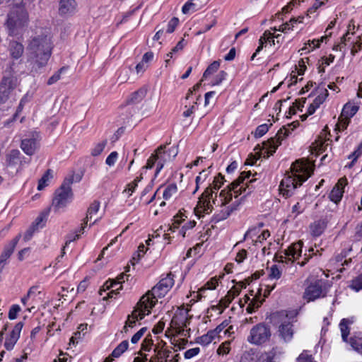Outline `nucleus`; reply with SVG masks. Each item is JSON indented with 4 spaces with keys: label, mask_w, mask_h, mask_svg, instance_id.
I'll use <instances>...</instances> for the list:
<instances>
[{
    "label": "nucleus",
    "mask_w": 362,
    "mask_h": 362,
    "mask_svg": "<svg viewBox=\"0 0 362 362\" xmlns=\"http://www.w3.org/2000/svg\"><path fill=\"white\" fill-rule=\"evenodd\" d=\"M262 303V301L255 300L253 299L246 308V311L248 313H252L255 312L257 309H258L261 306Z\"/></svg>",
    "instance_id": "obj_49"
},
{
    "label": "nucleus",
    "mask_w": 362,
    "mask_h": 362,
    "mask_svg": "<svg viewBox=\"0 0 362 362\" xmlns=\"http://www.w3.org/2000/svg\"><path fill=\"white\" fill-rule=\"evenodd\" d=\"M143 179L142 175L141 174L139 177H136L133 182L129 183L127 188L124 189V192L128 191L132 193L134 192L136 188L138 183Z\"/></svg>",
    "instance_id": "obj_50"
},
{
    "label": "nucleus",
    "mask_w": 362,
    "mask_h": 362,
    "mask_svg": "<svg viewBox=\"0 0 362 362\" xmlns=\"http://www.w3.org/2000/svg\"><path fill=\"white\" fill-rule=\"evenodd\" d=\"M146 327H143L140 330H139L136 334H134L131 339L132 343L136 344L140 340L144 334L146 332Z\"/></svg>",
    "instance_id": "obj_63"
},
{
    "label": "nucleus",
    "mask_w": 362,
    "mask_h": 362,
    "mask_svg": "<svg viewBox=\"0 0 362 362\" xmlns=\"http://www.w3.org/2000/svg\"><path fill=\"white\" fill-rule=\"evenodd\" d=\"M165 145H162L156 149L157 168L156 171V175H157V174L163 168L164 163L166 161V158H165Z\"/></svg>",
    "instance_id": "obj_25"
},
{
    "label": "nucleus",
    "mask_w": 362,
    "mask_h": 362,
    "mask_svg": "<svg viewBox=\"0 0 362 362\" xmlns=\"http://www.w3.org/2000/svg\"><path fill=\"white\" fill-rule=\"evenodd\" d=\"M71 185V178L64 179L60 187L55 191L54 197L52 200V206L56 211L61 208L65 207L71 200L73 192Z\"/></svg>",
    "instance_id": "obj_5"
},
{
    "label": "nucleus",
    "mask_w": 362,
    "mask_h": 362,
    "mask_svg": "<svg viewBox=\"0 0 362 362\" xmlns=\"http://www.w3.org/2000/svg\"><path fill=\"white\" fill-rule=\"evenodd\" d=\"M129 346V342L127 340L122 341L112 352L111 356L113 358L119 357L126 350H127Z\"/></svg>",
    "instance_id": "obj_34"
},
{
    "label": "nucleus",
    "mask_w": 362,
    "mask_h": 362,
    "mask_svg": "<svg viewBox=\"0 0 362 362\" xmlns=\"http://www.w3.org/2000/svg\"><path fill=\"white\" fill-rule=\"evenodd\" d=\"M185 47L184 39H181L175 47H174L171 51L167 54V57L172 58L173 54L178 51L182 50Z\"/></svg>",
    "instance_id": "obj_48"
},
{
    "label": "nucleus",
    "mask_w": 362,
    "mask_h": 362,
    "mask_svg": "<svg viewBox=\"0 0 362 362\" xmlns=\"http://www.w3.org/2000/svg\"><path fill=\"white\" fill-rule=\"evenodd\" d=\"M224 177L223 176L219 173L216 177H214V180L213 181V188L214 189H218L221 185L223 183Z\"/></svg>",
    "instance_id": "obj_59"
},
{
    "label": "nucleus",
    "mask_w": 362,
    "mask_h": 362,
    "mask_svg": "<svg viewBox=\"0 0 362 362\" xmlns=\"http://www.w3.org/2000/svg\"><path fill=\"white\" fill-rule=\"evenodd\" d=\"M53 45L46 31L32 37L27 47L26 66L30 73H38L45 68L51 57Z\"/></svg>",
    "instance_id": "obj_1"
},
{
    "label": "nucleus",
    "mask_w": 362,
    "mask_h": 362,
    "mask_svg": "<svg viewBox=\"0 0 362 362\" xmlns=\"http://www.w3.org/2000/svg\"><path fill=\"white\" fill-rule=\"evenodd\" d=\"M358 110V106L348 103L344 106L340 116L341 118L350 119L357 112Z\"/></svg>",
    "instance_id": "obj_28"
},
{
    "label": "nucleus",
    "mask_w": 362,
    "mask_h": 362,
    "mask_svg": "<svg viewBox=\"0 0 362 362\" xmlns=\"http://www.w3.org/2000/svg\"><path fill=\"white\" fill-rule=\"evenodd\" d=\"M182 214L180 211L179 214L174 216L173 223L172 226H170L169 229L171 230H174L175 228H177L182 223Z\"/></svg>",
    "instance_id": "obj_57"
},
{
    "label": "nucleus",
    "mask_w": 362,
    "mask_h": 362,
    "mask_svg": "<svg viewBox=\"0 0 362 362\" xmlns=\"http://www.w3.org/2000/svg\"><path fill=\"white\" fill-rule=\"evenodd\" d=\"M24 163L27 162L21 157V152L17 149H13L6 155V167L12 175H16Z\"/></svg>",
    "instance_id": "obj_8"
},
{
    "label": "nucleus",
    "mask_w": 362,
    "mask_h": 362,
    "mask_svg": "<svg viewBox=\"0 0 362 362\" xmlns=\"http://www.w3.org/2000/svg\"><path fill=\"white\" fill-rule=\"evenodd\" d=\"M250 172H243L240 176L234 180L233 182L230 184V191H233L234 193L236 194L235 197H238V195L241 194L242 193L245 192L247 189V188H249V186L247 185V187L240 186V188L238 189V186L240 185V184L243 183L245 178L249 177L250 175Z\"/></svg>",
    "instance_id": "obj_18"
},
{
    "label": "nucleus",
    "mask_w": 362,
    "mask_h": 362,
    "mask_svg": "<svg viewBox=\"0 0 362 362\" xmlns=\"http://www.w3.org/2000/svg\"><path fill=\"white\" fill-rule=\"evenodd\" d=\"M37 137V134L33 133L30 138L22 139L21 148L25 153L28 156H32L35 153L38 148Z\"/></svg>",
    "instance_id": "obj_14"
},
{
    "label": "nucleus",
    "mask_w": 362,
    "mask_h": 362,
    "mask_svg": "<svg viewBox=\"0 0 362 362\" xmlns=\"http://www.w3.org/2000/svg\"><path fill=\"white\" fill-rule=\"evenodd\" d=\"M209 175L208 169L203 170L202 172H200L199 175L196 177V189L193 192V194H194L199 189V185L201 182H204L206 177Z\"/></svg>",
    "instance_id": "obj_47"
},
{
    "label": "nucleus",
    "mask_w": 362,
    "mask_h": 362,
    "mask_svg": "<svg viewBox=\"0 0 362 362\" xmlns=\"http://www.w3.org/2000/svg\"><path fill=\"white\" fill-rule=\"evenodd\" d=\"M16 86V78L13 76H4L0 84V104L5 103L10 98Z\"/></svg>",
    "instance_id": "obj_12"
},
{
    "label": "nucleus",
    "mask_w": 362,
    "mask_h": 362,
    "mask_svg": "<svg viewBox=\"0 0 362 362\" xmlns=\"http://www.w3.org/2000/svg\"><path fill=\"white\" fill-rule=\"evenodd\" d=\"M177 190V186L175 184L170 185L163 192V197L165 199H168L176 194Z\"/></svg>",
    "instance_id": "obj_40"
},
{
    "label": "nucleus",
    "mask_w": 362,
    "mask_h": 362,
    "mask_svg": "<svg viewBox=\"0 0 362 362\" xmlns=\"http://www.w3.org/2000/svg\"><path fill=\"white\" fill-rule=\"evenodd\" d=\"M298 125L299 122L298 121L288 124L287 126H284L281 128L274 137H272L264 142L262 144L263 147L267 149L264 152L267 155H264V158H269L270 155H272L281 141L289 135L291 131L294 130Z\"/></svg>",
    "instance_id": "obj_4"
},
{
    "label": "nucleus",
    "mask_w": 362,
    "mask_h": 362,
    "mask_svg": "<svg viewBox=\"0 0 362 362\" xmlns=\"http://www.w3.org/2000/svg\"><path fill=\"white\" fill-rule=\"evenodd\" d=\"M349 320L343 319L340 322V329L341 332V337L344 341H346L348 335L349 334V328L348 327Z\"/></svg>",
    "instance_id": "obj_36"
},
{
    "label": "nucleus",
    "mask_w": 362,
    "mask_h": 362,
    "mask_svg": "<svg viewBox=\"0 0 362 362\" xmlns=\"http://www.w3.org/2000/svg\"><path fill=\"white\" fill-rule=\"evenodd\" d=\"M227 74L224 71H221L215 77L212 86L219 85L226 78Z\"/></svg>",
    "instance_id": "obj_61"
},
{
    "label": "nucleus",
    "mask_w": 362,
    "mask_h": 362,
    "mask_svg": "<svg viewBox=\"0 0 362 362\" xmlns=\"http://www.w3.org/2000/svg\"><path fill=\"white\" fill-rule=\"evenodd\" d=\"M219 66H220L219 61L213 62L204 72L203 78H207L209 76L216 72V71L218 69Z\"/></svg>",
    "instance_id": "obj_35"
},
{
    "label": "nucleus",
    "mask_w": 362,
    "mask_h": 362,
    "mask_svg": "<svg viewBox=\"0 0 362 362\" xmlns=\"http://www.w3.org/2000/svg\"><path fill=\"white\" fill-rule=\"evenodd\" d=\"M327 225L325 219L315 221L310 226V233L313 236H320L325 230Z\"/></svg>",
    "instance_id": "obj_22"
},
{
    "label": "nucleus",
    "mask_w": 362,
    "mask_h": 362,
    "mask_svg": "<svg viewBox=\"0 0 362 362\" xmlns=\"http://www.w3.org/2000/svg\"><path fill=\"white\" fill-rule=\"evenodd\" d=\"M199 0H189L182 7V11L184 14H187L190 11H197L201 8L199 5Z\"/></svg>",
    "instance_id": "obj_33"
},
{
    "label": "nucleus",
    "mask_w": 362,
    "mask_h": 362,
    "mask_svg": "<svg viewBox=\"0 0 362 362\" xmlns=\"http://www.w3.org/2000/svg\"><path fill=\"white\" fill-rule=\"evenodd\" d=\"M272 125V124L270 123L269 124H263L258 126L255 131V137H261L264 135L269 131V127Z\"/></svg>",
    "instance_id": "obj_41"
},
{
    "label": "nucleus",
    "mask_w": 362,
    "mask_h": 362,
    "mask_svg": "<svg viewBox=\"0 0 362 362\" xmlns=\"http://www.w3.org/2000/svg\"><path fill=\"white\" fill-rule=\"evenodd\" d=\"M218 284V281L216 277L211 279L202 288L199 289V291H205L206 289H215Z\"/></svg>",
    "instance_id": "obj_53"
},
{
    "label": "nucleus",
    "mask_w": 362,
    "mask_h": 362,
    "mask_svg": "<svg viewBox=\"0 0 362 362\" xmlns=\"http://www.w3.org/2000/svg\"><path fill=\"white\" fill-rule=\"evenodd\" d=\"M325 1H328V0H315L312 7L308 10L307 15L309 16L310 13L315 12L318 8L325 4Z\"/></svg>",
    "instance_id": "obj_56"
},
{
    "label": "nucleus",
    "mask_w": 362,
    "mask_h": 362,
    "mask_svg": "<svg viewBox=\"0 0 362 362\" xmlns=\"http://www.w3.org/2000/svg\"><path fill=\"white\" fill-rule=\"evenodd\" d=\"M124 275V273H122L120 275L117 276L116 279L107 280L103 286V288L100 289L99 294L100 296L103 295V292L105 291L106 290H109L110 288L113 287L115 284H122V279H123Z\"/></svg>",
    "instance_id": "obj_32"
},
{
    "label": "nucleus",
    "mask_w": 362,
    "mask_h": 362,
    "mask_svg": "<svg viewBox=\"0 0 362 362\" xmlns=\"http://www.w3.org/2000/svg\"><path fill=\"white\" fill-rule=\"evenodd\" d=\"M147 91L148 90L146 87L139 88L131 95L129 102L132 103H138L141 102L146 95Z\"/></svg>",
    "instance_id": "obj_31"
},
{
    "label": "nucleus",
    "mask_w": 362,
    "mask_h": 362,
    "mask_svg": "<svg viewBox=\"0 0 362 362\" xmlns=\"http://www.w3.org/2000/svg\"><path fill=\"white\" fill-rule=\"evenodd\" d=\"M303 242H298L292 244L286 250H285V255L291 256L293 258H298L301 255V248Z\"/></svg>",
    "instance_id": "obj_26"
},
{
    "label": "nucleus",
    "mask_w": 362,
    "mask_h": 362,
    "mask_svg": "<svg viewBox=\"0 0 362 362\" xmlns=\"http://www.w3.org/2000/svg\"><path fill=\"white\" fill-rule=\"evenodd\" d=\"M308 172L307 163L296 160L291 165V172L281 180L279 185L281 193L286 197H290L293 192L300 186L310 175H305Z\"/></svg>",
    "instance_id": "obj_2"
},
{
    "label": "nucleus",
    "mask_w": 362,
    "mask_h": 362,
    "mask_svg": "<svg viewBox=\"0 0 362 362\" xmlns=\"http://www.w3.org/2000/svg\"><path fill=\"white\" fill-rule=\"evenodd\" d=\"M281 272L276 265H273L270 269L269 277L279 279L281 277Z\"/></svg>",
    "instance_id": "obj_62"
},
{
    "label": "nucleus",
    "mask_w": 362,
    "mask_h": 362,
    "mask_svg": "<svg viewBox=\"0 0 362 362\" xmlns=\"http://www.w3.org/2000/svg\"><path fill=\"white\" fill-rule=\"evenodd\" d=\"M349 122V119L341 118V116L339 117V122L336 124V131H341L345 129Z\"/></svg>",
    "instance_id": "obj_55"
},
{
    "label": "nucleus",
    "mask_w": 362,
    "mask_h": 362,
    "mask_svg": "<svg viewBox=\"0 0 362 362\" xmlns=\"http://www.w3.org/2000/svg\"><path fill=\"white\" fill-rule=\"evenodd\" d=\"M76 8L75 0H59L58 13L62 17L71 16L75 13Z\"/></svg>",
    "instance_id": "obj_13"
},
{
    "label": "nucleus",
    "mask_w": 362,
    "mask_h": 362,
    "mask_svg": "<svg viewBox=\"0 0 362 362\" xmlns=\"http://www.w3.org/2000/svg\"><path fill=\"white\" fill-rule=\"evenodd\" d=\"M179 23V19L176 17H173L168 23L167 32L168 33H172L174 32L175 28L177 26Z\"/></svg>",
    "instance_id": "obj_58"
},
{
    "label": "nucleus",
    "mask_w": 362,
    "mask_h": 362,
    "mask_svg": "<svg viewBox=\"0 0 362 362\" xmlns=\"http://www.w3.org/2000/svg\"><path fill=\"white\" fill-rule=\"evenodd\" d=\"M66 69V67L63 66L55 72L47 81L48 85H52L57 82L61 78V74Z\"/></svg>",
    "instance_id": "obj_39"
},
{
    "label": "nucleus",
    "mask_w": 362,
    "mask_h": 362,
    "mask_svg": "<svg viewBox=\"0 0 362 362\" xmlns=\"http://www.w3.org/2000/svg\"><path fill=\"white\" fill-rule=\"evenodd\" d=\"M10 54L12 58L18 59L24 52L23 45L17 41H11L8 46Z\"/></svg>",
    "instance_id": "obj_21"
},
{
    "label": "nucleus",
    "mask_w": 362,
    "mask_h": 362,
    "mask_svg": "<svg viewBox=\"0 0 362 362\" xmlns=\"http://www.w3.org/2000/svg\"><path fill=\"white\" fill-rule=\"evenodd\" d=\"M347 184V180L346 177H342L339 180L338 182L334 187L332 190L329 194L330 199L334 203H338L344 191L342 190V187Z\"/></svg>",
    "instance_id": "obj_20"
},
{
    "label": "nucleus",
    "mask_w": 362,
    "mask_h": 362,
    "mask_svg": "<svg viewBox=\"0 0 362 362\" xmlns=\"http://www.w3.org/2000/svg\"><path fill=\"white\" fill-rule=\"evenodd\" d=\"M23 326V323L21 322H18L9 334V335L6 338L4 346L5 348L10 351L13 349L14 345L18 340L20 337V334L22 330Z\"/></svg>",
    "instance_id": "obj_15"
},
{
    "label": "nucleus",
    "mask_w": 362,
    "mask_h": 362,
    "mask_svg": "<svg viewBox=\"0 0 362 362\" xmlns=\"http://www.w3.org/2000/svg\"><path fill=\"white\" fill-rule=\"evenodd\" d=\"M271 336L270 327L264 323H259L250 329L247 341L252 344L259 345L268 341Z\"/></svg>",
    "instance_id": "obj_6"
},
{
    "label": "nucleus",
    "mask_w": 362,
    "mask_h": 362,
    "mask_svg": "<svg viewBox=\"0 0 362 362\" xmlns=\"http://www.w3.org/2000/svg\"><path fill=\"white\" fill-rule=\"evenodd\" d=\"M107 144V141H103L98 144H96V146L93 148L91 151V155L93 156H99L103 151L104 150L105 146Z\"/></svg>",
    "instance_id": "obj_45"
},
{
    "label": "nucleus",
    "mask_w": 362,
    "mask_h": 362,
    "mask_svg": "<svg viewBox=\"0 0 362 362\" xmlns=\"http://www.w3.org/2000/svg\"><path fill=\"white\" fill-rule=\"evenodd\" d=\"M14 250H12V248H9L8 247L6 246L3 252L0 255V267L1 266L4 267V263L6 262V259H8Z\"/></svg>",
    "instance_id": "obj_38"
},
{
    "label": "nucleus",
    "mask_w": 362,
    "mask_h": 362,
    "mask_svg": "<svg viewBox=\"0 0 362 362\" xmlns=\"http://www.w3.org/2000/svg\"><path fill=\"white\" fill-rule=\"evenodd\" d=\"M147 301V297L141 296L136 306L134 308V310L132 314L127 316L125 324L129 327L133 328L136 325V320H142L145 315H147L145 312H148V308H144V303Z\"/></svg>",
    "instance_id": "obj_9"
},
{
    "label": "nucleus",
    "mask_w": 362,
    "mask_h": 362,
    "mask_svg": "<svg viewBox=\"0 0 362 362\" xmlns=\"http://www.w3.org/2000/svg\"><path fill=\"white\" fill-rule=\"evenodd\" d=\"M350 344L354 350L362 354V338H351Z\"/></svg>",
    "instance_id": "obj_44"
},
{
    "label": "nucleus",
    "mask_w": 362,
    "mask_h": 362,
    "mask_svg": "<svg viewBox=\"0 0 362 362\" xmlns=\"http://www.w3.org/2000/svg\"><path fill=\"white\" fill-rule=\"evenodd\" d=\"M350 287L358 291L362 289V274L354 278L351 283Z\"/></svg>",
    "instance_id": "obj_43"
},
{
    "label": "nucleus",
    "mask_w": 362,
    "mask_h": 362,
    "mask_svg": "<svg viewBox=\"0 0 362 362\" xmlns=\"http://www.w3.org/2000/svg\"><path fill=\"white\" fill-rule=\"evenodd\" d=\"M229 345V341H225L224 343L221 344L217 349V354L218 355H224L228 354L230 351Z\"/></svg>",
    "instance_id": "obj_54"
},
{
    "label": "nucleus",
    "mask_w": 362,
    "mask_h": 362,
    "mask_svg": "<svg viewBox=\"0 0 362 362\" xmlns=\"http://www.w3.org/2000/svg\"><path fill=\"white\" fill-rule=\"evenodd\" d=\"M231 210L226 211H221L220 214H216L213 216L211 221L216 223L226 219L230 214Z\"/></svg>",
    "instance_id": "obj_46"
},
{
    "label": "nucleus",
    "mask_w": 362,
    "mask_h": 362,
    "mask_svg": "<svg viewBox=\"0 0 362 362\" xmlns=\"http://www.w3.org/2000/svg\"><path fill=\"white\" fill-rule=\"evenodd\" d=\"M165 145H162L156 149L157 168L156 171V175H157V174L163 168L164 163L166 161V158H165Z\"/></svg>",
    "instance_id": "obj_24"
},
{
    "label": "nucleus",
    "mask_w": 362,
    "mask_h": 362,
    "mask_svg": "<svg viewBox=\"0 0 362 362\" xmlns=\"http://www.w3.org/2000/svg\"><path fill=\"white\" fill-rule=\"evenodd\" d=\"M250 172H243L240 176L234 180L233 182L230 184V191H233L234 193L236 194L235 197H238V195L241 194L242 193L245 192L247 189V188H249V186L247 185V187L240 186V188L238 189V186L240 185V184L243 183L245 178L249 177L250 175Z\"/></svg>",
    "instance_id": "obj_17"
},
{
    "label": "nucleus",
    "mask_w": 362,
    "mask_h": 362,
    "mask_svg": "<svg viewBox=\"0 0 362 362\" xmlns=\"http://www.w3.org/2000/svg\"><path fill=\"white\" fill-rule=\"evenodd\" d=\"M168 290L163 286H160L158 284L151 291H148L146 294L142 296H146L148 298V301L144 303V308H148L147 315L151 313V309H152L156 304L158 300L157 298H162L165 296Z\"/></svg>",
    "instance_id": "obj_10"
},
{
    "label": "nucleus",
    "mask_w": 362,
    "mask_h": 362,
    "mask_svg": "<svg viewBox=\"0 0 362 362\" xmlns=\"http://www.w3.org/2000/svg\"><path fill=\"white\" fill-rule=\"evenodd\" d=\"M160 286H163L165 288H167L168 291L169 289L173 286L174 284V280L173 278V274L171 273H169L167 276L164 279H162L159 283Z\"/></svg>",
    "instance_id": "obj_37"
},
{
    "label": "nucleus",
    "mask_w": 362,
    "mask_h": 362,
    "mask_svg": "<svg viewBox=\"0 0 362 362\" xmlns=\"http://www.w3.org/2000/svg\"><path fill=\"white\" fill-rule=\"evenodd\" d=\"M100 202L95 200L88 207L87 210V214L86 218L83 221V225L86 226L88 221V219H91L93 218V215L96 214L100 209Z\"/></svg>",
    "instance_id": "obj_30"
},
{
    "label": "nucleus",
    "mask_w": 362,
    "mask_h": 362,
    "mask_svg": "<svg viewBox=\"0 0 362 362\" xmlns=\"http://www.w3.org/2000/svg\"><path fill=\"white\" fill-rule=\"evenodd\" d=\"M329 93L327 89H324L321 93L314 100L308 107V115H313L315 110L322 104L328 96Z\"/></svg>",
    "instance_id": "obj_23"
},
{
    "label": "nucleus",
    "mask_w": 362,
    "mask_h": 362,
    "mask_svg": "<svg viewBox=\"0 0 362 362\" xmlns=\"http://www.w3.org/2000/svg\"><path fill=\"white\" fill-rule=\"evenodd\" d=\"M214 193L212 187L210 185L199 197L197 206L194 208V213L199 218L202 213L209 214L212 211L213 206L210 203V199H212L213 203L216 204V199L213 198ZM215 198H216V193H215Z\"/></svg>",
    "instance_id": "obj_7"
},
{
    "label": "nucleus",
    "mask_w": 362,
    "mask_h": 362,
    "mask_svg": "<svg viewBox=\"0 0 362 362\" xmlns=\"http://www.w3.org/2000/svg\"><path fill=\"white\" fill-rule=\"evenodd\" d=\"M47 213H42L32 223L30 228L25 232L23 239L25 241H28L33 237V235L35 231H37L40 228H42L45 226V223L47 220Z\"/></svg>",
    "instance_id": "obj_16"
},
{
    "label": "nucleus",
    "mask_w": 362,
    "mask_h": 362,
    "mask_svg": "<svg viewBox=\"0 0 362 362\" xmlns=\"http://www.w3.org/2000/svg\"><path fill=\"white\" fill-rule=\"evenodd\" d=\"M234 298L235 297H233L232 294L230 295L229 292H228L227 294L219 300L218 305L211 306V309H221L220 313H222L223 309L226 308Z\"/></svg>",
    "instance_id": "obj_29"
},
{
    "label": "nucleus",
    "mask_w": 362,
    "mask_h": 362,
    "mask_svg": "<svg viewBox=\"0 0 362 362\" xmlns=\"http://www.w3.org/2000/svg\"><path fill=\"white\" fill-rule=\"evenodd\" d=\"M153 342L151 336H148L145 338L141 344V349L144 351H149L153 345Z\"/></svg>",
    "instance_id": "obj_64"
},
{
    "label": "nucleus",
    "mask_w": 362,
    "mask_h": 362,
    "mask_svg": "<svg viewBox=\"0 0 362 362\" xmlns=\"http://www.w3.org/2000/svg\"><path fill=\"white\" fill-rule=\"evenodd\" d=\"M28 16L22 5L14 6L8 14L7 26L9 33L11 35H16L19 33V30L27 25Z\"/></svg>",
    "instance_id": "obj_3"
},
{
    "label": "nucleus",
    "mask_w": 362,
    "mask_h": 362,
    "mask_svg": "<svg viewBox=\"0 0 362 362\" xmlns=\"http://www.w3.org/2000/svg\"><path fill=\"white\" fill-rule=\"evenodd\" d=\"M21 310V308L18 305H13L8 312V318L10 320H14L17 317V313Z\"/></svg>",
    "instance_id": "obj_60"
},
{
    "label": "nucleus",
    "mask_w": 362,
    "mask_h": 362,
    "mask_svg": "<svg viewBox=\"0 0 362 362\" xmlns=\"http://www.w3.org/2000/svg\"><path fill=\"white\" fill-rule=\"evenodd\" d=\"M279 336L284 341H290L293 335V325L289 321H284L279 326Z\"/></svg>",
    "instance_id": "obj_19"
},
{
    "label": "nucleus",
    "mask_w": 362,
    "mask_h": 362,
    "mask_svg": "<svg viewBox=\"0 0 362 362\" xmlns=\"http://www.w3.org/2000/svg\"><path fill=\"white\" fill-rule=\"evenodd\" d=\"M50 177H52L51 170H47L42 178L39 180L37 189L39 190H42L47 185V182L49 180Z\"/></svg>",
    "instance_id": "obj_42"
},
{
    "label": "nucleus",
    "mask_w": 362,
    "mask_h": 362,
    "mask_svg": "<svg viewBox=\"0 0 362 362\" xmlns=\"http://www.w3.org/2000/svg\"><path fill=\"white\" fill-rule=\"evenodd\" d=\"M272 33L269 30H266L263 35L259 39V46L257 49V52H259L263 48V45L264 42L269 40L271 38Z\"/></svg>",
    "instance_id": "obj_51"
},
{
    "label": "nucleus",
    "mask_w": 362,
    "mask_h": 362,
    "mask_svg": "<svg viewBox=\"0 0 362 362\" xmlns=\"http://www.w3.org/2000/svg\"><path fill=\"white\" fill-rule=\"evenodd\" d=\"M172 322L175 324V325L178 326L180 329L179 330L178 333L180 334H182V332H184V328L187 326V325L189 323V319L187 317H185V319L181 322H177L175 317L173 318Z\"/></svg>",
    "instance_id": "obj_52"
},
{
    "label": "nucleus",
    "mask_w": 362,
    "mask_h": 362,
    "mask_svg": "<svg viewBox=\"0 0 362 362\" xmlns=\"http://www.w3.org/2000/svg\"><path fill=\"white\" fill-rule=\"evenodd\" d=\"M325 282L321 279L316 280L306 288L303 298L308 302L314 300L320 296H325Z\"/></svg>",
    "instance_id": "obj_11"
},
{
    "label": "nucleus",
    "mask_w": 362,
    "mask_h": 362,
    "mask_svg": "<svg viewBox=\"0 0 362 362\" xmlns=\"http://www.w3.org/2000/svg\"><path fill=\"white\" fill-rule=\"evenodd\" d=\"M277 353V349L273 348L268 352L261 353L257 357L256 362H276L275 356Z\"/></svg>",
    "instance_id": "obj_27"
}]
</instances>
